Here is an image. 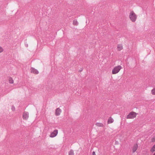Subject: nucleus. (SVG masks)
Wrapping results in <instances>:
<instances>
[{
	"instance_id": "1",
	"label": "nucleus",
	"mask_w": 155,
	"mask_h": 155,
	"mask_svg": "<svg viewBox=\"0 0 155 155\" xmlns=\"http://www.w3.org/2000/svg\"><path fill=\"white\" fill-rule=\"evenodd\" d=\"M129 18L132 22H134L136 21L137 16L132 11L131 12L130 14Z\"/></svg>"
},
{
	"instance_id": "8",
	"label": "nucleus",
	"mask_w": 155,
	"mask_h": 155,
	"mask_svg": "<svg viewBox=\"0 0 155 155\" xmlns=\"http://www.w3.org/2000/svg\"><path fill=\"white\" fill-rule=\"evenodd\" d=\"M138 148V145L137 144H135L133 147L132 149L133 153H134Z\"/></svg>"
},
{
	"instance_id": "10",
	"label": "nucleus",
	"mask_w": 155,
	"mask_h": 155,
	"mask_svg": "<svg viewBox=\"0 0 155 155\" xmlns=\"http://www.w3.org/2000/svg\"><path fill=\"white\" fill-rule=\"evenodd\" d=\"M117 48L118 49V50L120 51L123 49V46L122 44H119L118 45Z\"/></svg>"
},
{
	"instance_id": "6",
	"label": "nucleus",
	"mask_w": 155,
	"mask_h": 155,
	"mask_svg": "<svg viewBox=\"0 0 155 155\" xmlns=\"http://www.w3.org/2000/svg\"><path fill=\"white\" fill-rule=\"evenodd\" d=\"M31 73H33L35 74H38L39 72L36 69L33 68H31Z\"/></svg>"
},
{
	"instance_id": "19",
	"label": "nucleus",
	"mask_w": 155,
	"mask_h": 155,
	"mask_svg": "<svg viewBox=\"0 0 155 155\" xmlns=\"http://www.w3.org/2000/svg\"><path fill=\"white\" fill-rule=\"evenodd\" d=\"M93 155H96L95 152L94 151H93L92 152Z\"/></svg>"
},
{
	"instance_id": "15",
	"label": "nucleus",
	"mask_w": 155,
	"mask_h": 155,
	"mask_svg": "<svg viewBox=\"0 0 155 155\" xmlns=\"http://www.w3.org/2000/svg\"><path fill=\"white\" fill-rule=\"evenodd\" d=\"M9 82L10 84H13V83L14 81L13 80V79H12V78H9Z\"/></svg>"
},
{
	"instance_id": "11",
	"label": "nucleus",
	"mask_w": 155,
	"mask_h": 155,
	"mask_svg": "<svg viewBox=\"0 0 155 155\" xmlns=\"http://www.w3.org/2000/svg\"><path fill=\"white\" fill-rule=\"evenodd\" d=\"M78 24V22L75 19L73 21V24L74 25H77Z\"/></svg>"
},
{
	"instance_id": "3",
	"label": "nucleus",
	"mask_w": 155,
	"mask_h": 155,
	"mask_svg": "<svg viewBox=\"0 0 155 155\" xmlns=\"http://www.w3.org/2000/svg\"><path fill=\"white\" fill-rule=\"evenodd\" d=\"M137 114L134 112H130L129 114L127 116V119H132L135 117Z\"/></svg>"
},
{
	"instance_id": "9",
	"label": "nucleus",
	"mask_w": 155,
	"mask_h": 155,
	"mask_svg": "<svg viewBox=\"0 0 155 155\" xmlns=\"http://www.w3.org/2000/svg\"><path fill=\"white\" fill-rule=\"evenodd\" d=\"M114 121L113 119L111 117H110L108 119L107 123L108 124L111 123L113 122Z\"/></svg>"
},
{
	"instance_id": "12",
	"label": "nucleus",
	"mask_w": 155,
	"mask_h": 155,
	"mask_svg": "<svg viewBox=\"0 0 155 155\" xmlns=\"http://www.w3.org/2000/svg\"><path fill=\"white\" fill-rule=\"evenodd\" d=\"M96 125L98 127H102L103 125V124L100 123H97Z\"/></svg>"
},
{
	"instance_id": "21",
	"label": "nucleus",
	"mask_w": 155,
	"mask_h": 155,
	"mask_svg": "<svg viewBox=\"0 0 155 155\" xmlns=\"http://www.w3.org/2000/svg\"><path fill=\"white\" fill-rule=\"evenodd\" d=\"M82 70V69H81V70H79V71H80V72H81V71Z\"/></svg>"
},
{
	"instance_id": "17",
	"label": "nucleus",
	"mask_w": 155,
	"mask_h": 155,
	"mask_svg": "<svg viewBox=\"0 0 155 155\" xmlns=\"http://www.w3.org/2000/svg\"><path fill=\"white\" fill-rule=\"evenodd\" d=\"M11 109L12 110L14 111L15 110V108L14 106H12V107Z\"/></svg>"
},
{
	"instance_id": "5",
	"label": "nucleus",
	"mask_w": 155,
	"mask_h": 155,
	"mask_svg": "<svg viewBox=\"0 0 155 155\" xmlns=\"http://www.w3.org/2000/svg\"><path fill=\"white\" fill-rule=\"evenodd\" d=\"M23 119L27 120L28 117V112L25 111L23 114Z\"/></svg>"
},
{
	"instance_id": "16",
	"label": "nucleus",
	"mask_w": 155,
	"mask_h": 155,
	"mask_svg": "<svg viewBox=\"0 0 155 155\" xmlns=\"http://www.w3.org/2000/svg\"><path fill=\"white\" fill-rule=\"evenodd\" d=\"M151 92L153 95H155V88H154L152 90Z\"/></svg>"
},
{
	"instance_id": "20",
	"label": "nucleus",
	"mask_w": 155,
	"mask_h": 155,
	"mask_svg": "<svg viewBox=\"0 0 155 155\" xmlns=\"http://www.w3.org/2000/svg\"><path fill=\"white\" fill-rule=\"evenodd\" d=\"M25 46L26 47H28V44H25Z\"/></svg>"
},
{
	"instance_id": "22",
	"label": "nucleus",
	"mask_w": 155,
	"mask_h": 155,
	"mask_svg": "<svg viewBox=\"0 0 155 155\" xmlns=\"http://www.w3.org/2000/svg\"><path fill=\"white\" fill-rule=\"evenodd\" d=\"M153 155H155V153H154V154Z\"/></svg>"
},
{
	"instance_id": "13",
	"label": "nucleus",
	"mask_w": 155,
	"mask_h": 155,
	"mask_svg": "<svg viewBox=\"0 0 155 155\" xmlns=\"http://www.w3.org/2000/svg\"><path fill=\"white\" fill-rule=\"evenodd\" d=\"M69 155H74V151L72 150H71L69 152Z\"/></svg>"
},
{
	"instance_id": "14",
	"label": "nucleus",
	"mask_w": 155,
	"mask_h": 155,
	"mask_svg": "<svg viewBox=\"0 0 155 155\" xmlns=\"http://www.w3.org/2000/svg\"><path fill=\"white\" fill-rule=\"evenodd\" d=\"M150 151L152 152H153L155 151V144L150 149Z\"/></svg>"
},
{
	"instance_id": "2",
	"label": "nucleus",
	"mask_w": 155,
	"mask_h": 155,
	"mask_svg": "<svg viewBox=\"0 0 155 155\" xmlns=\"http://www.w3.org/2000/svg\"><path fill=\"white\" fill-rule=\"evenodd\" d=\"M122 68V67L120 65H118L115 67L112 70V73L113 74H115L118 73L120 70Z\"/></svg>"
},
{
	"instance_id": "4",
	"label": "nucleus",
	"mask_w": 155,
	"mask_h": 155,
	"mask_svg": "<svg viewBox=\"0 0 155 155\" xmlns=\"http://www.w3.org/2000/svg\"><path fill=\"white\" fill-rule=\"evenodd\" d=\"M58 130H55L53 132H52L50 135V137H55L58 134Z\"/></svg>"
},
{
	"instance_id": "18",
	"label": "nucleus",
	"mask_w": 155,
	"mask_h": 155,
	"mask_svg": "<svg viewBox=\"0 0 155 155\" xmlns=\"http://www.w3.org/2000/svg\"><path fill=\"white\" fill-rule=\"evenodd\" d=\"M3 51V48L0 47V52H2Z\"/></svg>"
},
{
	"instance_id": "7",
	"label": "nucleus",
	"mask_w": 155,
	"mask_h": 155,
	"mask_svg": "<svg viewBox=\"0 0 155 155\" xmlns=\"http://www.w3.org/2000/svg\"><path fill=\"white\" fill-rule=\"evenodd\" d=\"M61 110L59 108H58L56 109L55 110V114L56 116H59L60 115L61 112Z\"/></svg>"
}]
</instances>
